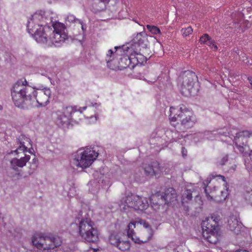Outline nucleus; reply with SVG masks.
<instances>
[{
    "label": "nucleus",
    "instance_id": "obj_3",
    "mask_svg": "<svg viewBox=\"0 0 252 252\" xmlns=\"http://www.w3.org/2000/svg\"><path fill=\"white\" fill-rule=\"evenodd\" d=\"M32 242L38 249L46 252H58L57 248L62 243L60 237L54 236H45L42 234H35L32 237Z\"/></svg>",
    "mask_w": 252,
    "mask_h": 252
},
{
    "label": "nucleus",
    "instance_id": "obj_6",
    "mask_svg": "<svg viewBox=\"0 0 252 252\" xmlns=\"http://www.w3.org/2000/svg\"><path fill=\"white\" fill-rule=\"evenodd\" d=\"M197 77L193 72L187 70L182 73L178 80V85L182 94L189 97L192 95L194 85Z\"/></svg>",
    "mask_w": 252,
    "mask_h": 252
},
{
    "label": "nucleus",
    "instance_id": "obj_45",
    "mask_svg": "<svg viewBox=\"0 0 252 252\" xmlns=\"http://www.w3.org/2000/svg\"><path fill=\"white\" fill-rule=\"evenodd\" d=\"M106 61H107V63H108L111 60L110 59H106Z\"/></svg>",
    "mask_w": 252,
    "mask_h": 252
},
{
    "label": "nucleus",
    "instance_id": "obj_33",
    "mask_svg": "<svg viewBox=\"0 0 252 252\" xmlns=\"http://www.w3.org/2000/svg\"><path fill=\"white\" fill-rule=\"evenodd\" d=\"M209 46H210L212 49H214V50L216 51L218 49L217 46L216 45L215 41L211 39L210 37L209 40H208L207 42L205 43Z\"/></svg>",
    "mask_w": 252,
    "mask_h": 252
},
{
    "label": "nucleus",
    "instance_id": "obj_25",
    "mask_svg": "<svg viewBox=\"0 0 252 252\" xmlns=\"http://www.w3.org/2000/svg\"><path fill=\"white\" fill-rule=\"evenodd\" d=\"M218 230H214L211 232H202V235L204 239L212 244H216L218 242Z\"/></svg>",
    "mask_w": 252,
    "mask_h": 252
},
{
    "label": "nucleus",
    "instance_id": "obj_36",
    "mask_svg": "<svg viewBox=\"0 0 252 252\" xmlns=\"http://www.w3.org/2000/svg\"><path fill=\"white\" fill-rule=\"evenodd\" d=\"M37 159L36 158H34L33 159V162L31 166V168L32 169V173L36 168L37 167Z\"/></svg>",
    "mask_w": 252,
    "mask_h": 252
},
{
    "label": "nucleus",
    "instance_id": "obj_2",
    "mask_svg": "<svg viewBox=\"0 0 252 252\" xmlns=\"http://www.w3.org/2000/svg\"><path fill=\"white\" fill-rule=\"evenodd\" d=\"M43 17L39 14H34L28 21L27 28L28 32L33 35L37 42L40 43H47L49 40V37L53 32L52 28L49 26H42L38 23L35 24L38 20L43 19Z\"/></svg>",
    "mask_w": 252,
    "mask_h": 252
},
{
    "label": "nucleus",
    "instance_id": "obj_18",
    "mask_svg": "<svg viewBox=\"0 0 252 252\" xmlns=\"http://www.w3.org/2000/svg\"><path fill=\"white\" fill-rule=\"evenodd\" d=\"M202 232H211L218 230V222L213 217L206 218L201 223Z\"/></svg>",
    "mask_w": 252,
    "mask_h": 252
},
{
    "label": "nucleus",
    "instance_id": "obj_4",
    "mask_svg": "<svg viewBox=\"0 0 252 252\" xmlns=\"http://www.w3.org/2000/svg\"><path fill=\"white\" fill-rule=\"evenodd\" d=\"M148 38L147 34L145 32L138 33L136 36L133 39V44L129 47L127 46H116L115 49L116 51L119 49L120 50L128 51H132L134 54L136 55V58L137 62L142 63L144 60H147V57L143 55L145 53L144 50L147 47Z\"/></svg>",
    "mask_w": 252,
    "mask_h": 252
},
{
    "label": "nucleus",
    "instance_id": "obj_32",
    "mask_svg": "<svg viewBox=\"0 0 252 252\" xmlns=\"http://www.w3.org/2000/svg\"><path fill=\"white\" fill-rule=\"evenodd\" d=\"M193 32V30L191 27H189L187 28L182 29L181 30V32L182 35L184 37H186L189 34H190Z\"/></svg>",
    "mask_w": 252,
    "mask_h": 252
},
{
    "label": "nucleus",
    "instance_id": "obj_37",
    "mask_svg": "<svg viewBox=\"0 0 252 252\" xmlns=\"http://www.w3.org/2000/svg\"><path fill=\"white\" fill-rule=\"evenodd\" d=\"M227 160H228V157H227V156H225L220 160V164L221 165H224L225 164V163L227 161Z\"/></svg>",
    "mask_w": 252,
    "mask_h": 252
},
{
    "label": "nucleus",
    "instance_id": "obj_27",
    "mask_svg": "<svg viewBox=\"0 0 252 252\" xmlns=\"http://www.w3.org/2000/svg\"><path fill=\"white\" fill-rule=\"evenodd\" d=\"M116 247H117L119 250L122 251H125L129 249L130 245L128 241H120V242L119 243V244H118V245L116 246Z\"/></svg>",
    "mask_w": 252,
    "mask_h": 252
},
{
    "label": "nucleus",
    "instance_id": "obj_8",
    "mask_svg": "<svg viewBox=\"0 0 252 252\" xmlns=\"http://www.w3.org/2000/svg\"><path fill=\"white\" fill-rule=\"evenodd\" d=\"M98 156V153L93 148H87L83 151L79 150L71 163L74 166L86 168L93 163Z\"/></svg>",
    "mask_w": 252,
    "mask_h": 252
},
{
    "label": "nucleus",
    "instance_id": "obj_40",
    "mask_svg": "<svg viewBox=\"0 0 252 252\" xmlns=\"http://www.w3.org/2000/svg\"><path fill=\"white\" fill-rule=\"evenodd\" d=\"M113 54H114V52L112 50L110 49L108 50V53L107 54V57L110 58Z\"/></svg>",
    "mask_w": 252,
    "mask_h": 252
},
{
    "label": "nucleus",
    "instance_id": "obj_39",
    "mask_svg": "<svg viewBox=\"0 0 252 252\" xmlns=\"http://www.w3.org/2000/svg\"><path fill=\"white\" fill-rule=\"evenodd\" d=\"M187 153H188V152H187V149L185 147H182V156L184 158H185V157H187Z\"/></svg>",
    "mask_w": 252,
    "mask_h": 252
},
{
    "label": "nucleus",
    "instance_id": "obj_9",
    "mask_svg": "<svg viewBox=\"0 0 252 252\" xmlns=\"http://www.w3.org/2000/svg\"><path fill=\"white\" fill-rule=\"evenodd\" d=\"M52 26L53 32L49 37V40L55 46H60L68 38L67 34L65 32V27L59 22L53 24Z\"/></svg>",
    "mask_w": 252,
    "mask_h": 252
},
{
    "label": "nucleus",
    "instance_id": "obj_13",
    "mask_svg": "<svg viewBox=\"0 0 252 252\" xmlns=\"http://www.w3.org/2000/svg\"><path fill=\"white\" fill-rule=\"evenodd\" d=\"M30 159V156L29 155H25L24 157H22L19 159L17 158L12 159L10 161V167L12 169L14 170L16 173L12 175H10V177L14 179H18L19 177L21 176V175L18 167H23Z\"/></svg>",
    "mask_w": 252,
    "mask_h": 252
},
{
    "label": "nucleus",
    "instance_id": "obj_19",
    "mask_svg": "<svg viewBox=\"0 0 252 252\" xmlns=\"http://www.w3.org/2000/svg\"><path fill=\"white\" fill-rule=\"evenodd\" d=\"M78 230L79 234L86 242L94 243L98 240L97 230Z\"/></svg>",
    "mask_w": 252,
    "mask_h": 252
},
{
    "label": "nucleus",
    "instance_id": "obj_46",
    "mask_svg": "<svg viewBox=\"0 0 252 252\" xmlns=\"http://www.w3.org/2000/svg\"><path fill=\"white\" fill-rule=\"evenodd\" d=\"M249 81H251V87H252V82L251 81V80H250V79H249Z\"/></svg>",
    "mask_w": 252,
    "mask_h": 252
},
{
    "label": "nucleus",
    "instance_id": "obj_22",
    "mask_svg": "<svg viewBox=\"0 0 252 252\" xmlns=\"http://www.w3.org/2000/svg\"><path fill=\"white\" fill-rule=\"evenodd\" d=\"M228 225L229 229L237 234L240 232L243 226L241 222L239 221L236 216H234L230 217L228 220Z\"/></svg>",
    "mask_w": 252,
    "mask_h": 252
},
{
    "label": "nucleus",
    "instance_id": "obj_12",
    "mask_svg": "<svg viewBox=\"0 0 252 252\" xmlns=\"http://www.w3.org/2000/svg\"><path fill=\"white\" fill-rule=\"evenodd\" d=\"M32 97L34 101L36 99V102L39 106H45L49 102V98L51 96V91L49 88H45L39 90L38 92L32 90Z\"/></svg>",
    "mask_w": 252,
    "mask_h": 252
},
{
    "label": "nucleus",
    "instance_id": "obj_42",
    "mask_svg": "<svg viewBox=\"0 0 252 252\" xmlns=\"http://www.w3.org/2000/svg\"><path fill=\"white\" fill-rule=\"evenodd\" d=\"M235 252H249L248 251L244 250H239L235 251Z\"/></svg>",
    "mask_w": 252,
    "mask_h": 252
},
{
    "label": "nucleus",
    "instance_id": "obj_5",
    "mask_svg": "<svg viewBox=\"0 0 252 252\" xmlns=\"http://www.w3.org/2000/svg\"><path fill=\"white\" fill-rule=\"evenodd\" d=\"M149 204L146 198H142L134 195L123 197L120 202L121 211L127 212L132 210L143 211L148 208Z\"/></svg>",
    "mask_w": 252,
    "mask_h": 252
},
{
    "label": "nucleus",
    "instance_id": "obj_7",
    "mask_svg": "<svg viewBox=\"0 0 252 252\" xmlns=\"http://www.w3.org/2000/svg\"><path fill=\"white\" fill-rule=\"evenodd\" d=\"M169 117L171 121H180L182 125L185 128H189L194 124L193 118L190 116V112L184 105L180 106L179 108L171 107Z\"/></svg>",
    "mask_w": 252,
    "mask_h": 252
},
{
    "label": "nucleus",
    "instance_id": "obj_47",
    "mask_svg": "<svg viewBox=\"0 0 252 252\" xmlns=\"http://www.w3.org/2000/svg\"><path fill=\"white\" fill-rule=\"evenodd\" d=\"M84 217H85V218H84L85 219V218H86V216H84Z\"/></svg>",
    "mask_w": 252,
    "mask_h": 252
},
{
    "label": "nucleus",
    "instance_id": "obj_24",
    "mask_svg": "<svg viewBox=\"0 0 252 252\" xmlns=\"http://www.w3.org/2000/svg\"><path fill=\"white\" fill-rule=\"evenodd\" d=\"M17 142L20 145L17 149L14 151L16 153H17L18 150L23 151V152L26 151L27 147L25 146V144L27 143L30 144L31 140L24 135L21 134L17 138Z\"/></svg>",
    "mask_w": 252,
    "mask_h": 252
},
{
    "label": "nucleus",
    "instance_id": "obj_30",
    "mask_svg": "<svg viewBox=\"0 0 252 252\" xmlns=\"http://www.w3.org/2000/svg\"><path fill=\"white\" fill-rule=\"evenodd\" d=\"M245 200L252 206V190L246 191L244 193Z\"/></svg>",
    "mask_w": 252,
    "mask_h": 252
},
{
    "label": "nucleus",
    "instance_id": "obj_35",
    "mask_svg": "<svg viewBox=\"0 0 252 252\" xmlns=\"http://www.w3.org/2000/svg\"><path fill=\"white\" fill-rule=\"evenodd\" d=\"M210 36L208 34H204L200 38V43L205 44L207 41L209 40Z\"/></svg>",
    "mask_w": 252,
    "mask_h": 252
},
{
    "label": "nucleus",
    "instance_id": "obj_34",
    "mask_svg": "<svg viewBox=\"0 0 252 252\" xmlns=\"http://www.w3.org/2000/svg\"><path fill=\"white\" fill-rule=\"evenodd\" d=\"M241 153L243 157L246 158L249 157L250 159L252 160V150H250L249 148V150H244V152Z\"/></svg>",
    "mask_w": 252,
    "mask_h": 252
},
{
    "label": "nucleus",
    "instance_id": "obj_26",
    "mask_svg": "<svg viewBox=\"0 0 252 252\" xmlns=\"http://www.w3.org/2000/svg\"><path fill=\"white\" fill-rule=\"evenodd\" d=\"M119 235L116 232L111 233L109 237V242L113 246L116 247L120 241Z\"/></svg>",
    "mask_w": 252,
    "mask_h": 252
},
{
    "label": "nucleus",
    "instance_id": "obj_23",
    "mask_svg": "<svg viewBox=\"0 0 252 252\" xmlns=\"http://www.w3.org/2000/svg\"><path fill=\"white\" fill-rule=\"evenodd\" d=\"M97 230L94 227V222L90 218H82L79 222L78 226V230Z\"/></svg>",
    "mask_w": 252,
    "mask_h": 252
},
{
    "label": "nucleus",
    "instance_id": "obj_10",
    "mask_svg": "<svg viewBox=\"0 0 252 252\" xmlns=\"http://www.w3.org/2000/svg\"><path fill=\"white\" fill-rule=\"evenodd\" d=\"M86 108L87 107L85 106L77 110L76 107L67 106L63 108L62 110L57 111L55 113V121L57 125L59 126L67 125L69 123L70 118L73 113L77 111L81 113L82 110H85Z\"/></svg>",
    "mask_w": 252,
    "mask_h": 252
},
{
    "label": "nucleus",
    "instance_id": "obj_15",
    "mask_svg": "<svg viewBox=\"0 0 252 252\" xmlns=\"http://www.w3.org/2000/svg\"><path fill=\"white\" fill-rule=\"evenodd\" d=\"M155 197L160 199L158 203L162 204L163 202L164 204L174 202L176 201L177 196L176 190L172 188H169L165 190L163 195L158 194Z\"/></svg>",
    "mask_w": 252,
    "mask_h": 252
},
{
    "label": "nucleus",
    "instance_id": "obj_31",
    "mask_svg": "<svg viewBox=\"0 0 252 252\" xmlns=\"http://www.w3.org/2000/svg\"><path fill=\"white\" fill-rule=\"evenodd\" d=\"M66 21H67L69 23L75 22L78 23L79 24H81V21L78 19L76 18L73 15H68L66 18Z\"/></svg>",
    "mask_w": 252,
    "mask_h": 252
},
{
    "label": "nucleus",
    "instance_id": "obj_41",
    "mask_svg": "<svg viewBox=\"0 0 252 252\" xmlns=\"http://www.w3.org/2000/svg\"><path fill=\"white\" fill-rule=\"evenodd\" d=\"M144 80H146V79H143ZM147 81L148 82H151V83H153V82H155L156 81V78L155 77L153 79H152L151 80H147Z\"/></svg>",
    "mask_w": 252,
    "mask_h": 252
},
{
    "label": "nucleus",
    "instance_id": "obj_38",
    "mask_svg": "<svg viewBox=\"0 0 252 252\" xmlns=\"http://www.w3.org/2000/svg\"><path fill=\"white\" fill-rule=\"evenodd\" d=\"M251 24L250 22H249L248 21H245L244 23H243V24H241V27H243V28H244L245 29H247V28H249V27H250Z\"/></svg>",
    "mask_w": 252,
    "mask_h": 252
},
{
    "label": "nucleus",
    "instance_id": "obj_14",
    "mask_svg": "<svg viewBox=\"0 0 252 252\" xmlns=\"http://www.w3.org/2000/svg\"><path fill=\"white\" fill-rule=\"evenodd\" d=\"M252 134L249 131L245 130L238 132L234 137V142L240 152H243L244 150H249V146L246 144L248 138Z\"/></svg>",
    "mask_w": 252,
    "mask_h": 252
},
{
    "label": "nucleus",
    "instance_id": "obj_29",
    "mask_svg": "<svg viewBox=\"0 0 252 252\" xmlns=\"http://www.w3.org/2000/svg\"><path fill=\"white\" fill-rule=\"evenodd\" d=\"M95 176H97L98 178H99V180L95 179L93 181L91 182V184H94L96 185V189H98L99 188V186L97 184V183H99L100 182H101V183H103V181L104 180V175L100 174L99 173H96V175Z\"/></svg>",
    "mask_w": 252,
    "mask_h": 252
},
{
    "label": "nucleus",
    "instance_id": "obj_1",
    "mask_svg": "<svg viewBox=\"0 0 252 252\" xmlns=\"http://www.w3.org/2000/svg\"><path fill=\"white\" fill-rule=\"evenodd\" d=\"M32 89L27 86L25 79H20L14 85L11 94L14 105L23 109H28L34 103V97L31 93Z\"/></svg>",
    "mask_w": 252,
    "mask_h": 252
},
{
    "label": "nucleus",
    "instance_id": "obj_21",
    "mask_svg": "<svg viewBox=\"0 0 252 252\" xmlns=\"http://www.w3.org/2000/svg\"><path fill=\"white\" fill-rule=\"evenodd\" d=\"M126 54V56L122 57L120 59V61L119 62V64L121 67L122 68H126V67H130V63L132 62V60H136V57L135 54H133V52L130 51L129 50L128 52L126 51L123 50Z\"/></svg>",
    "mask_w": 252,
    "mask_h": 252
},
{
    "label": "nucleus",
    "instance_id": "obj_44",
    "mask_svg": "<svg viewBox=\"0 0 252 252\" xmlns=\"http://www.w3.org/2000/svg\"><path fill=\"white\" fill-rule=\"evenodd\" d=\"M100 1L104 3H108L109 0H100Z\"/></svg>",
    "mask_w": 252,
    "mask_h": 252
},
{
    "label": "nucleus",
    "instance_id": "obj_11",
    "mask_svg": "<svg viewBox=\"0 0 252 252\" xmlns=\"http://www.w3.org/2000/svg\"><path fill=\"white\" fill-rule=\"evenodd\" d=\"M210 182V180H209L208 179L203 182L204 186V191L207 198H210L212 199H215L217 201L224 200L227 196V190L226 189L224 191L221 190L220 189H219L218 187L214 186L213 189L210 192L212 193V195H210L209 192L208 191V188H210L208 185Z\"/></svg>",
    "mask_w": 252,
    "mask_h": 252
},
{
    "label": "nucleus",
    "instance_id": "obj_28",
    "mask_svg": "<svg viewBox=\"0 0 252 252\" xmlns=\"http://www.w3.org/2000/svg\"><path fill=\"white\" fill-rule=\"evenodd\" d=\"M146 28L153 34H157L160 33L159 29L156 26L147 25H146Z\"/></svg>",
    "mask_w": 252,
    "mask_h": 252
},
{
    "label": "nucleus",
    "instance_id": "obj_16",
    "mask_svg": "<svg viewBox=\"0 0 252 252\" xmlns=\"http://www.w3.org/2000/svg\"><path fill=\"white\" fill-rule=\"evenodd\" d=\"M162 168L159 162L157 161H154L151 162L150 164L143 165L145 174L149 176L159 177L162 171Z\"/></svg>",
    "mask_w": 252,
    "mask_h": 252
},
{
    "label": "nucleus",
    "instance_id": "obj_43",
    "mask_svg": "<svg viewBox=\"0 0 252 252\" xmlns=\"http://www.w3.org/2000/svg\"><path fill=\"white\" fill-rule=\"evenodd\" d=\"M80 24L81 25V28H82V30H83V31H85V28H84V25H83V23H82V21H81V24Z\"/></svg>",
    "mask_w": 252,
    "mask_h": 252
},
{
    "label": "nucleus",
    "instance_id": "obj_17",
    "mask_svg": "<svg viewBox=\"0 0 252 252\" xmlns=\"http://www.w3.org/2000/svg\"><path fill=\"white\" fill-rule=\"evenodd\" d=\"M136 223L134 222H131L129 223L127 227H128V230H127V235L128 237H131L133 240L134 241V242L136 243H146L147 241H148L152 237L153 232V230L151 228H150V225L148 223L145 221L144 222V226L146 228H149L147 231L149 233L150 235L148 236V237L147 238V240H145L144 241H141L138 238L134 239L133 237V229L132 227H135Z\"/></svg>",
    "mask_w": 252,
    "mask_h": 252
},
{
    "label": "nucleus",
    "instance_id": "obj_20",
    "mask_svg": "<svg viewBox=\"0 0 252 252\" xmlns=\"http://www.w3.org/2000/svg\"><path fill=\"white\" fill-rule=\"evenodd\" d=\"M192 191L191 189H186L182 194V205L185 213L188 215L192 198Z\"/></svg>",
    "mask_w": 252,
    "mask_h": 252
}]
</instances>
